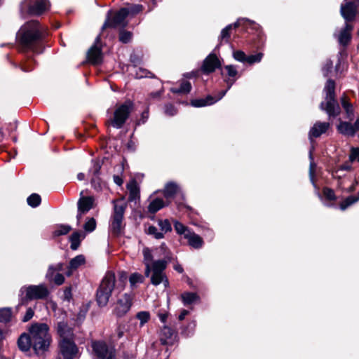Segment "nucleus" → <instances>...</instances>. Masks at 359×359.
<instances>
[{
  "mask_svg": "<svg viewBox=\"0 0 359 359\" xmlns=\"http://www.w3.org/2000/svg\"><path fill=\"white\" fill-rule=\"evenodd\" d=\"M158 316L162 323H165V321L168 317V313L166 311H164L163 313L158 312Z\"/></svg>",
  "mask_w": 359,
  "mask_h": 359,
  "instance_id": "nucleus-64",
  "label": "nucleus"
},
{
  "mask_svg": "<svg viewBox=\"0 0 359 359\" xmlns=\"http://www.w3.org/2000/svg\"><path fill=\"white\" fill-rule=\"evenodd\" d=\"M359 201V194L357 196H350L346 198L340 204L339 208L341 210H345L351 205Z\"/></svg>",
  "mask_w": 359,
  "mask_h": 359,
  "instance_id": "nucleus-33",
  "label": "nucleus"
},
{
  "mask_svg": "<svg viewBox=\"0 0 359 359\" xmlns=\"http://www.w3.org/2000/svg\"><path fill=\"white\" fill-rule=\"evenodd\" d=\"M19 348L22 351H27L32 346V341L29 334L23 333L20 335L18 341Z\"/></svg>",
  "mask_w": 359,
  "mask_h": 359,
  "instance_id": "nucleus-25",
  "label": "nucleus"
},
{
  "mask_svg": "<svg viewBox=\"0 0 359 359\" xmlns=\"http://www.w3.org/2000/svg\"><path fill=\"white\" fill-rule=\"evenodd\" d=\"M129 281L131 286L133 287L136 283H142L143 281V277L140 273H134L130 276Z\"/></svg>",
  "mask_w": 359,
  "mask_h": 359,
  "instance_id": "nucleus-51",
  "label": "nucleus"
},
{
  "mask_svg": "<svg viewBox=\"0 0 359 359\" xmlns=\"http://www.w3.org/2000/svg\"><path fill=\"white\" fill-rule=\"evenodd\" d=\"M81 237L83 238L84 236L81 235V233L76 231L70 237L71 248L74 250H76L81 242Z\"/></svg>",
  "mask_w": 359,
  "mask_h": 359,
  "instance_id": "nucleus-35",
  "label": "nucleus"
},
{
  "mask_svg": "<svg viewBox=\"0 0 359 359\" xmlns=\"http://www.w3.org/2000/svg\"><path fill=\"white\" fill-rule=\"evenodd\" d=\"M165 113L168 116H174L177 113V110L172 104H168L165 107Z\"/></svg>",
  "mask_w": 359,
  "mask_h": 359,
  "instance_id": "nucleus-57",
  "label": "nucleus"
},
{
  "mask_svg": "<svg viewBox=\"0 0 359 359\" xmlns=\"http://www.w3.org/2000/svg\"><path fill=\"white\" fill-rule=\"evenodd\" d=\"M129 9L130 13L132 14H136L142 11V6L141 5H134L130 8H128Z\"/></svg>",
  "mask_w": 359,
  "mask_h": 359,
  "instance_id": "nucleus-60",
  "label": "nucleus"
},
{
  "mask_svg": "<svg viewBox=\"0 0 359 359\" xmlns=\"http://www.w3.org/2000/svg\"><path fill=\"white\" fill-rule=\"evenodd\" d=\"M92 348L100 359H115V349L113 347H108L104 341H93Z\"/></svg>",
  "mask_w": 359,
  "mask_h": 359,
  "instance_id": "nucleus-11",
  "label": "nucleus"
},
{
  "mask_svg": "<svg viewBox=\"0 0 359 359\" xmlns=\"http://www.w3.org/2000/svg\"><path fill=\"white\" fill-rule=\"evenodd\" d=\"M86 259L85 257L82 255H79L76 256L74 258L72 259L69 262V264L67 267V271L66 272V275L67 276H70L72 275L73 272L79 268L81 266L85 264Z\"/></svg>",
  "mask_w": 359,
  "mask_h": 359,
  "instance_id": "nucleus-22",
  "label": "nucleus"
},
{
  "mask_svg": "<svg viewBox=\"0 0 359 359\" xmlns=\"http://www.w3.org/2000/svg\"><path fill=\"white\" fill-rule=\"evenodd\" d=\"M160 341L162 345H172L177 339V334L168 326H163L160 333Z\"/></svg>",
  "mask_w": 359,
  "mask_h": 359,
  "instance_id": "nucleus-16",
  "label": "nucleus"
},
{
  "mask_svg": "<svg viewBox=\"0 0 359 359\" xmlns=\"http://www.w3.org/2000/svg\"><path fill=\"white\" fill-rule=\"evenodd\" d=\"M114 212L111 215V229L114 233L118 234L123 228V215L127 203L123 198L113 201Z\"/></svg>",
  "mask_w": 359,
  "mask_h": 359,
  "instance_id": "nucleus-5",
  "label": "nucleus"
},
{
  "mask_svg": "<svg viewBox=\"0 0 359 359\" xmlns=\"http://www.w3.org/2000/svg\"><path fill=\"white\" fill-rule=\"evenodd\" d=\"M358 162L359 163V148L358 147H353L351 149L350 154H349V164L353 162Z\"/></svg>",
  "mask_w": 359,
  "mask_h": 359,
  "instance_id": "nucleus-49",
  "label": "nucleus"
},
{
  "mask_svg": "<svg viewBox=\"0 0 359 359\" xmlns=\"http://www.w3.org/2000/svg\"><path fill=\"white\" fill-rule=\"evenodd\" d=\"M133 295L130 293H125L118 297L114 304L113 313L118 317L126 315L133 304Z\"/></svg>",
  "mask_w": 359,
  "mask_h": 359,
  "instance_id": "nucleus-9",
  "label": "nucleus"
},
{
  "mask_svg": "<svg viewBox=\"0 0 359 359\" xmlns=\"http://www.w3.org/2000/svg\"><path fill=\"white\" fill-rule=\"evenodd\" d=\"M137 318L140 321V325L142 326L150 318V314L147 311H140L137 314Z\"/></svg>",
  "mask_w": 359,
  "mask_h": 359,
  "instance_id": "nucleus-50",
  "label": "nucleus"
},
{
  "mask_svg": "<svg viewBox=\"0 0 359 359\" xmlns=\"http://www.w3.org/2000/svg\"><path fill=\"white\" fill-rule=\"evenodd\" d=\"M100 40V37L98 36L95 39V44L92 46L88 52V60L93 65H97L102 62V51L100 48L97 46Z\"/></svg>",
  "mask_w": 359,
  "mask_h": 359,
  "instance_id": "nucleus-18",
  "label": "nucleus"
},
{
  "mask_svg": "<svg viewBox=\"0 0 359 359\" xmlns=\"http://www.w3.org/2000/svg\"><path fill=\"white\" fill-rule=\"evenodd\" d=\"M174 227L176 232L180 235H183L184 238H186L187 235L191 232V231L187 226L177 221L175 222Z\"/></svg>",
  "mask_w": 359,
  "mask_h": 359,
  "instance_id": "nucleus-36",
  "label": "nucleus"
},
{
  "mask_svg": "<svg viewBox=\"0 0 359 359\" xmlns=\"http://www.w3.org/2000/svg\"><path fill=\"white\" fill-rule=\"evenodd\" d=\"M215 102L216 100L214 99V97L209 95L205 98L193 100H191V103L193 107H202L207 105H210Z\"/></svg>",
  "mask_w": 359,
  "mask_h": 359,
  "instance_id": "nucleus-30",
  "label": "nucleus"
},
{
  "mask_svg": "<svg viewBox=\"0 0 359 359\" xmlns=\"http://www.w3.org/2000/svg\"><path fill=\"white\" fill-rule=\"evenodd\" d=\"M352 170L351 164L348 162H346L343 165L339 166L338 168H334L332 170V177L335 180H337V187L339 189H344V185H345V181L348 180V177L344 174V171H351Z\"/></svg>",
  "mask_w": 359,
  "mask_h": 359,
  "instance_id": "nucleus-13",
  "label": "nucleus"
},
{
  "mask_svg": "<svg viewBox=\"0 0 359 359\" xmlns=\"http://www.w3.org/2000/svg\"><path fill=\"white\" fill-rule=\"evenodd\" d=\"M67 325L64 323H59L57 325V332L60 334V337H62V339H67L68 337L70 335L69 332L70 331H68L67 333L66 332Z\"/></svg>",
  "mask_w": 359,
  "mask_h": 359,
  "instance_id": "nucleus-46",
  "label": "nucleus"
},
{
  "mask_svg": "<svg viewBox=\"0 0 359 359\" xmlns=\"http://www.w3.org/2000/svg\"><path fill=\"white\" fill-rule=\"evenodd\" d=\"M132 33L126 30H121L119 33V41L123 43H127L130 41L132 39Z\"/></svg>",
  "mask_w": 359,
  "mask_h": 359,
  "instance_id": "nucleus-45",
  "label": "nucleus"
},
{
  "mask_svg": "<svg viewBox=\"0 0 359 359\" xmlns=\"http://www.w3.org/2000/svg\"><path fill=\"white\" fill-rule=\"evenodd\" d=\"M191 89V83L188 81H184L182 82L179 88H173L172 92L177 93H187Z\"/></svg>",
  "mask_w": 359,
  "mask_h": 359,
  "instance_id": "nucleus-40",
  "label": "nucleus"
},
{
  "mask_svg": "<svg viewBox=\"0 0 359 359\" xmlns=\"http://www.w3.org/2000/svg\"><path fill=\"white\" fill-rule=\"evenodd\" d=\"M130 14L129 9L127 8H121L116 12L111 18L108 19L103 25L102 28L112 27L116 28L118 27H124L127 25L126 20L127 16Z\"/></svg>",
  "mask_w": 359,
  "mask_h": 359,
  "instance_id": "nucleus-10",
  "label": "nucleus"
},
{
  "mask_svg": "<svg viewBox=\"0 0 359 359\" xmlns=\"http://www.w3.org/2000/svg\"><path fill=\"white\" fill-rule=\"evenodd\" d=\"M20 292L22 302L33 299H43L49 294L48 289L44 284L24 286L21 287Z\"/></svg>",
  "mask_w": 359,
  "mask_h": 359,
  "instance_id": "nucleus-6",
  "label": "nucleus"
},
{
  "mask_svg": "<svg viewBox=\"0 0 359 359\" xmlns=\"http://www.w3.org/2000/svg\"><path fill=\"white\" fill-rule=\"evenodd\" d=\"M320 107L325 110L330 116H337L340 113V108L335 100V97H326L325 107H324L323 102L321 103Z\"/></svg>",
  "mask_w": 359,
  "mask_h": 359,
  "instance_id": "nucleus-19",
  "label": "nucleus"
},
{
  "mask_svg": "<svg viewBox=\"0 0 359 359\" xmlns=\"http://www.w3.org/2000/svg\"><path fill=\"white\" fill-rule=\"evenodd\" d=\"M358 184V182L355 181L349 187L345 188V185H344V189H341L347 193L353 192L355 189V187Z\"/></svg>",
  "mask_w": 359,
  "mask_h": 359,
  "instance_id": "nucleus-63",
  "label": "nucleus"
},
{
  "mask_svg": "<svg viewBox=\"0 0 359 359\" xmlns=\"http://www.w3.org/2000/svg\"><path fill=\"white\" fill-rule=\"evenodd\" d=\"M77 223L79 224L83 215L95 207V198L93 196H81L77 202Z\"/></svg>",
  "mask_w": 359,
  "mask_h": 359,
  "instance_id": "nucleus-12",
  "label": "nucleus"
},
{
  "mask_svg": "<svg viewBox=\"0 0 359 359\" xmlns=\"http://www.w3.org/2000/svg\"><path fill=\"white\" fill-rule=\"evenodd\" d=\"M29 334L32 341V348L36 353L46 351L51 342L49 327L46 323H36L29 328Z\"/></svg>",
  "mask_w": 359,
  "mask_h": 359,
  "instance_id": "nucleus-3",
  "label": "nucleus"
},
{
  "mask_svg": "<svg viewBox=\"0 0 359 359\" xmlns=\"http://www.w3.org/2000/svg\"><path fill=\"white\" fill-rule=\"evenodd\" d=\"M127 276L122 273L118 279L114 273L108 271L102 278L96 292V301L100 307L107 305L113 290L122 291L126 286Z\"/></svg>",
  "mask_w": 359,
  "mask_h": 359,
  "instance_id": "nucleus-2",
  "label": "nucleus"
},
{
  "mask_svg": "<svg viewBox=\"0 0 359 359\" xmlns=\"http://www.w3.org/2000/svg\"><path fill=\"white\" fill-rule=\"evenodd\" d=\"M129 191V201H133L140 198V187L135 180H130L126 185Z\"/></svg>",
  "mask_w": 359,
  "mask_h": 359,
  "instance_id": "nucleus-23",
  "label": "nucleus"
},
{
  "mask_svg": "<svg viewBox=\"0 0 359 359\" xmlns=\"http://www.w3.org/2000/svg\"><path fill=\"white\" fill-rule=\"evenodd\" d=\"M358 6L351 0H344L341 5L340 13L346 23L354 20L358 13Z\"/></svg>",
  "mask_w": 359,
  "mask_h": 359,
  "instance_id": "nucleus-14",
  "label": "nucleus"
},
{
  "mask_svg": "<svg viewBox=\"0 0 359 359\" xmlns=\"http://www.w3.org/2000/svg\"><path fill=\"white\" fill-rule=\"evenodd\" d=\"M124 330H125L124 326H122V325H119L117 327L116 330V333L117 337L118 339L121 338L123 336Z\"/></svg>",
  "mask_w": 359,
  "mask_h": 359,
  "instance_id": "nucleus-62",
  "label": "nucleus"
},
{
  "mask_svg": "<svg viewBox=\"0 0 359 359\" xmlns=\"http://www.w3.org/2000/svg\"><path fill=\"white\" fill-rule=\"evenodd\" d=\"M27 201L29 205L36 208L40 205L41 198L39 194H32L27 198Z\"/></svg>",
  "mask_w": 359,
  "mask_h": 359,
  "instance_id": "nucleus-39",
  "label": "nucleus"
},
{
  "mask_svg": "<svg viewBox=\"0 0 359 359\" xmlns=\"http://www.w3.org/2000/svg\"><path fill=\"white\" fill-rule=\"evenodd\" d=\"M18 43L23 50L42 51V40L44 37L42 28L38 21L32 20L23 25L18 33Z\"/></svg>",
  "mask_w": 359,
  "mask_h": 359,
  "instance_id": "nucleus-1",
  "label": "nucleus"
},
{
  "mask_svg": "<svg viewBox=\"0 0 359 359\" xmlns=\"http://www.w3.org/2000/svg\"><path fill=\"white\" fill-rule=\"evenodd\" d=\"M165 205L164 201L161 198H156L153 200L148 206V210L151 213H155Z\"/></svg>",
  "mask_w": 359,
  "mask_h": 359,
  "instance_id": "nucleus-32",
  "label": "nucleus"
},
{
  "mask_svg": "<svg viewBox=\"0 0 359 359\" xmlns=\"http://www.w3.org/2000/svg\"><path fill=\"white\" fill-rule=\"evenodd\" d=\"M91 184L92 186L95 189H98L100 188V179L99 178V176H92L91 178Z\"/></svg>",
  "mask_w": 359,
  "mask_h": 359,
  "instance_id": "nucleus-59",
  "label": "nucleus"
},
{
  "mask_svg": "<svg viewBox=\"0 0 359 359\" xmlns=\"http://www.w3.org/2000/svg\"><path fill=\"white\" fill-rule=\"evenodd\" d=\"M224 69L226 71V75L229 77V78H233L232 80H231L230 79L227 81V82H230L229 86H228V89H229L231 88V86H232V84L234 83V81H236V76H237L238 74V71H237V69L236 67L234 66V65H226L224 67Z\"/></svg>",
  "mask_w": 359,
  "mask_h": 359,
  "instance_id": "nucleus-31",
  "label": "nucleus"
},
{
  "mask_svg": "<svg viewBox=\"0 0 359 359\" xmlns=\"http://www.w3.org/2000/svg\"><path fill=\"white\" fill-rule=\"evenodd\" d=\"M335 83L334 81L330 79L327 81L325 90L326 91V97H335L334 95Z\"/></svg>",
  "mask_w": 359,
  "mask_h": 359,
  "instance_id": "nucleus-38",
  "label": "nucleus"
},
{
  "mask_svg": "<svg viewBox=\"0 0 359 359\" xmlns=\"http://www.w3.org/2000/svg\"><path fill=\"white\" fill-rule=\"evenodd\" d=\"M185 239L187 240L188 243L190 246L194 248L198 249L201 248L203 245V238L195 233L194 232L191 231L188 235H187Z\"/></svg>",
  "mask_w": 359,
  "mask_h": 359,
  "instance_id": "nucleus-24",
  "label": "nucleus"
},
{
  "mask_svg": "<svg viewBox=\"0 0 359 359\" xmlns=\"http://www.w3.org/2000/svg\"><path fill=\"white\" fill-rule=\"evenodd\" d=\"M96 228V221L93 217L87 218L83 229L86 232H92Z\"/></svg>",
  "mask_w": 359,
  "mask_h": 359,
  "instance_id": "nucleus-41",
  "label": "nucleus"
},
{
  "mask_svg": "<svg viewBox=\"0 0 359 359\" xmlns=\"http://www.w3.org/2000/svg\"><path fill=\"white\" fill-rule=\"evenodd\" d=\"M148 234L153 236L156 239H161L163 238V233L158 232V229L154 226H149L147 230Z\"/></svg>",
  "mask_w": 359,
  "mask_h": 359,
  "instance_id": "nucleus-47",
  "label": "nucleus"
},
{
  "mask_svg": "<svg viewBox=\"0 0 359 359\" xmlns=\"http://www.w3.org/2000/svg\"><path fill=\"white\" fill-rule=\"evenodd\" d=\"M101 165L97 161H93L92 168L90 170V173L93 175V176H99L100 172Z\"/></svg>",
  "mask_w": 359,
  "mask_h": 359,
  "instance_id": "nucleus-53",
  "label": "nucleus"
},
{
  "mask_svg": "<svg viewBox=\"0 0 359 359\" xmlns=\"http://www.w3.org/2000/svg\"><path fill=\"white\" fill-rule=\"evenodd\" d=\"M330 126V123L327 122H316L309 130V138L311 140L313 137H320L322 134L326 133Z\"/></svg>",
  "mask_w": 359,
  "mask_h": 359,
  "instance_id": "nucleus-20",
  "label": "nucleus"
},
{
  "mask_svg": "<svg viewBox=\"0 0 359 359\" xmlns=\"http://www.w3.org/2000/svg\"><path fill=\"white\" fill-rule=\"evenodd\" d=\"M60 351L65 359H73L78 349L75 344L69 339H63L60 343Z\"/></svg>",
  "mask_w": 359,
  "mask_h": 359,
  "instance_id": "nucleus-15",
  "label": "nucleus"
},
{
  "mask_svg": "<svg viewBox=\"0 0 359 359\" xmlns=\"http://www.w3.org/2000/svg\"><path fill=\"white\" fill-rule=\"evenodd\" d=\"M338 130L344 135L353 136L356 130H359V118L356 120L354 125L348 122H341L338 126Z\"/></svg>",
  "mask_w": 359,
  "mask_h": 359,
  "instance_id": "nucleus-21",
  "label": "nucleus"
},
{
  "mask_svg": "<svg viewBox=\"0 0 359 359\" xmlns=\"http://www.w3.org/2000/svg\"><path fill=\"white\" fill-rule=\"evenodd\" d=\"M233 29V25H229L221 31L220 36L219 37V44L223 42L228 43L231 36V31Z\"/></svg>",
  "mask_w": 359,
  "mask_h": 359,
  "instance_id": "nucleus-34",
  "label": "nucleus"
},
{
  "mask_svg": "<svg viewBox=\"0 0 359 359\" xmlns=\"http://www.w3.org/2000/svg\"><path fill=\"white\" fill-rule=\"evenodd\" d=\"M34 310L32 308H28L26 311L25 315L22 318L23 322H27L29 321L33 316H34Z\"/></svg>",
  "mask_w": 359,
  "mask_h": 359,
  "instance_id": "nucleus-58",
  "label": "nucleus"
},
{
  "mask_svg": "<svg viewBox=\"0 0 359 359\" xmlns=\"http://www.w3.org/2000/svg\"><path fill=\"white\" fill-rule=\"evenodd\" d=\"M323 194L325 198L330 201H335L337 200V196L333 189L325 187L323 189Z\"/></svg>",
  "mask_w": 359,
  "mask_h": 359,
  "instance_id": "nucleus-43",
  "label": "nucleus"
},
{
  "mask_svg": "<svg viewBox=\"0 0 359 359\" xmlns=\"http://www.w3.org/2000/svg\"><path fill=\"white\" fill-rule=\"evenodd\" d=\"M180 298L184 306H189L199 299L198 294L195 292H184L181 294Z\"/></svg>",
  "mask_w": 359,
  "mask_h": 359,
  "instance_id": "nucleus-28",
  "label": "nucleus"
},
{
  "mask_svg": "<svg viewBox=\"0 0 359 359\" xmlns=\"http://www.w3.org/2000/svg\"><path fill=\"white\" fill-rule=\"evenodd\" d=\"M64 269V264L62 263H58L55 266L50 265L48 267V269L46 273L47 278H52L55 272H59L62 271Z\"/></svg>",
  "mask_w": 359,
  "mask_h": 359,
  "instance_id": "nucleus-37",
  "label": "nucleus"
},
{
  "mask_svg": "<svg viewBox=\"0 0 359 359\" xmlns=\"http://www.w3.org/2000/svg\"><path fill=\"white\" fill-rule=\"evenodd\" d=\"M133 110V103L129 100L122 104H116L112 115L107 121L108 124L117 129L121 128Z\"/></svg>",
  "mask_w": 359,
  "mask_h": 359,
  "instance_id": "nucleus-4",
  "label": "nucleus"
},
{
  "mask_svg": "<svg viewBox=\"0 0 359 359\" xmlns=\"http://www.w3.org/2000/svg\"><path fill=\"white\" fill-rule=\"evenodd\" d=\"M149 118V111L147 110L142 112L141 118L138 121V124L144 123Z\"/></svg>",
  "mask_w": 359,
  "mask_h": 359,
  "instance_id": "nucleus-61",
  "label": "nucleus"
},
{
  "mask_svg": "<svg viewBox=\"0 0 359 359\" xmlns=\"http://www.w3.org/2000/svg\"><path fill=\"white\" fill-rule=\"evenodd\" d=\"M263 57V53H259L255 55H247L246 62L249 65L259 62Z\"/></svg>",
  "mask_w": 359,
  "mask_h": 359,
  "instance_id": "nucleus-44",
  "label": "nucleus"
},
{
  "mask_svg": "<svg viewBox=\"0 0 359 359\" xmlns=\"http://www.w3.org/2000/svg\"><path fill=\"white\" fill-rule=\"evenodd\" d=\"M166 266L167 262L165 260H158L153 262L150 273L152 285L156 286L163 283L165 287L169 286V281L164 273Z\"/></svg>",
  "mask_w": 359,
  "mask_h": 359,
  "instance_id": "nucleus-8",
  "label": "nucleus"
},
{
  "mask_svg": "<svg viewBox=\"0 0 359 359\" xmlns=\"http://www.w3.org/2000/svg\"><path fill=\"white\" fill-rule=\"evenodd\" d=\"M221 66L220 62L215 54H210L203 61L202 71L209 74L213 72Z\"/></svg>",
  "mask_w": 359,
  "mask_h": 359,
  "instance_id": "nucleus-17",
  "label": "nucleus"
},
{
  "mask_svg": "<svg viewBox=\"0 0 359 359\" xmlns=\"http://www.w3.org/2000/svg\"><path fill=\"white\" fill-rule=\"evenodd\" d=\"M179 187L174 182H169L166 184L164 190L163 195L166 198H172L178 192Z\"/></svg>",
  "mask_w": 359,
  "mask_h": 359,
  "instance_id": "nucleus-29",
  "label": "nucleus"
},
{
  "mask_svg": "<svg viewBox=\"0 0 359 359\" xmlns=\"http://www.w3.org/2000/svg\"><path fill=\"white\" fill-rule=\"evenodd\" d=\"M158 225L162 233H167L172 230L171 225L168 219L159 220Z\"/></svg>",
  "mask_w": 359,
  "mask_h": 359,
  "instance_id": "nucleus-52",
  "label": "nucleus"
},
{
  "mask_svg": "<svg viewBox=\"0 0 359 359\" xmlns=\"http://www.w3.org/2000/svg\"><path fill=\"white\" fill-rule=\"evenodd\" d=\"M48 7V0H23L20 4V14L22 17L26 13L39 15L46 11Z\"/></svg>",
  "mask_w": 359,
  "mask_h": 359,
  "instance_id": "nucleus-7",
  "label": "nucleus"
},
{
  "mask_svg": "<svg viewBox=\"0 0 359 359\" xmlns=\"http://www.w3.org/2000/svg\"><path fill=\"white\" fill-rule=\"evenodd\" d=\"M143 255H144V263L145 264V272L144 274L146 276H149L151 273V267L152 266L153 262V255L151 254V250L146 248L143 250Z\"/></svg>",
  "mask_w": 359,
  "mask_h": 359,
  "instance_id": "nucleus-26",
  "label": "nucleus"
},
{
  "mask_svg": "<svg viewBox=\"0 0 359 359\" xmlns=\"http://www.w3.org/2000/svg\"><path fill=\"white\" fill-rule=\"evenodd\" d=\"M233 57L241 62H246L247 55L245 53L240 50L233 51Z\"/></svg>",
  "mask_w": 359,
  "mask_h": 359,
  "instance_id": "nucleus-48",
  "label": "nucleus"
},
{
  "mask_svg": "<svg viewBox=\"0 0 359 359\" xmlns=\"http://www.w3.org/2000/svg\"><path fill=\"white\" fill-rule=\"evenodd\" d=\"M341 104L344 109L346 110L348 114V117L349 118L351 115H353V109L351 104L346 100L345 97L341 99Z\"/></svg>",
  "mask_w": 359,
  "mask_h": 359,
  "instance_id": "nucleus-55",
  "label": "nucleus"
},
{
  "mask_svg": "<svg viewBox=\"0 0 359 359\" xmlns=\"http://www.w3.org/2000/svg\"><path fill=\"white\" fill-rule=\"evenodd\" d=\"M11 310L10 309L4 308L0 309V321L8 322L11 318Z\"/></svg>",
  "mask_w": 359,
  "mask_h": 359,
  "instance_id": "nucleus-42",
  "label": "nucleus"
},
{
  "mask_svg": "<svg viewBox=\"0 0 359 359\" xmlns=\"http://www.w3.org/2000/svg\"><path fill=\"white\" fill-rule=\"evenodd\" d=\"M48 279L52 280L57 285H60L65 282L64 276L60 273H57L55 275H53L52 278Z\"/></svg>",
  "mask_w": 359,
  "mask_h": 359,
  "instance_id": "nucleus-56",
  "label": "nucleus"
},
{
  "mask_svg": "<svg viewBox=\"0 0 359 359\" xmlns=\"http://www.w3.org/2000/svg\"><path fill=\"white\" fill-rule=\"evenodd\" d=\"M353 27L348 23H346L345 27L341 31L338 40L341 44L346 45L351 39V32Z\"/></svg>",
  "mask_w": 359,
  "mask_h": 359,
  "instance_id": "nucleus-27",
  "label": "nucleus"
},
{
  "mask_svg": "<svg viewBox=\"0 0 359 359\" xmlns=\"http://www.w3.org/2000/svg\"><path fill=\"white\" fill-rule=\"evenodd\" d=\"M71 229H72V228L69 225H61L55 231V234L57 236L65 235V234L68 233Z\"/></svg>",
  "mask_w": 359,
  "mask_h": 359,
  "instance_id": "nucleus-54",
  "label": "nucleus"
}]
</instances>
